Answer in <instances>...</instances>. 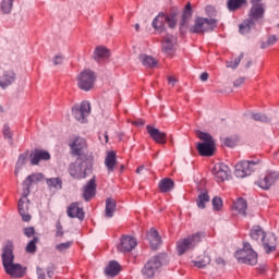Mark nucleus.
<instances>
[{
	"instance_id": "nucleus-1",
	"label": "nucleus",
	"mask_w": 279,
	"mask_h": 279,
	"mask_svg": "<svg viewBox=\"0 0 279 279\" xmlns=\"http://www.w3.org/2000/svg\"><path fill=\"white\" fill-rule=\"evenodd\" d=\"M1 258L8 276L11 278H23L25 276V268L21 264L14 263V245H12V242H8L3 247Z\"/></svg>"
},
{
	"instance_id": "nucleus-2",
	"label": "nucleus",
	"mask_w": 279,
	"mask_h": 279,
	"mask_svg": "<svg viewBox=\"0 0 279 279\" xmlns=\"http://www.w3.org/2000/svg\"><path fill=\"white\" fill-rule=\"evenodd\" d=\"M93 165H95V158L93 156L81 157L69 166V174L74 180H84L88 172L93 171Z\"/></svg>"
},
{
	"instance_id": "nucleus-3",
	"label": "nucleus",
	"mask_w": 279,
	"mask_h": 279,
	"mask_svg": "<svg viewBox=\"0 0 279 279\" xmlns=\"http://www.w3.org/2000/svg\"><path fill=\"white\" fill-rule=\"evenodd\" d=\"M204 236H206L204 232H197L185 239L179 240L177 242V252L182 256V254H186L190 250H195V247L202 243V239H204Z\"/></svg>"
},
{
	"instance_id": "nucleus-4",
	"label": "nucleus",
	"mask_w": 279,
	"mask_h": 279,
	"mask_svg": "<svg viewBox=\"0 0 279 279\" xmlns=\"http://www.w3.org/2000/svg\"><path fill=\"white\" fill-rule=\"evenodd\" d=\"M197 138L199 141H203V143H198L196 145V149L199 154V156L210 157L215 154V140H213V136L208 133H204L202 131L196 132Z\"/></svg>"
},
{
	"instance_id": "nucleus-5",
	"label": "nucleus",
	"mask_w": 279,
	"mask_h": 279,
	"mask_svg": "<svg viewBox=\"0 0 279 279\" xmlns=\"http://www.w3.org/2000/svg\"><path fill=\"white\" fill-rule=\"evenodd\" d=\"M235 258L244 265H256L258 263V254L252 248L251 243H244L243 248L235 252Z\"/></svg>"
},
{
	"instance_id": "nucleus-6",
	"label": "nucleus",
	"mask_w": 279,
	"mask_h": 279,
	"mask_svg": "<svg viewBox=\"0 0 279 279\" xmlns=\"http://www.w3.org/2000/svg\"><path fill=\"white\" fill-rule=\"evenodd\" d=\"M217 27V20L197 17L193 26L190 27L192 34H204L206 32H213Z\"/></svg>"
},
{
	"instance_id": "nucleus-7",
	"label": "nucleus",
	"mask_w": 279,
	"mask_h": 279,
	"mask_svg": "<svg viewBox=\"0 0 279 279\" xmlns=\"http://www.w3.org/2000/svg\"><path fill=\"white\" fill-rule=\"evenodd\" d=\"M96 80L97 75H95V72L92 70H84L77 76V86L81 90L88 93V90H93L95 87Z\"/></svg>"
},
{
	"instance_id": "nucleus-8",
	"label": "nucleus",
	"mask_w": 279,
	"mask_h": 279,
	"mask_svg": "<svg viewBox=\"0 0 279 279\" xmlns=\"http://www.w3.org/2000/svg\"><path fill=\"white\" fill-rule=\"evenodd\" d=\"M250 236L251 239H253V241H265V239L269 240V247L272 250L274 245H275V241H276V235L274 233H266L265 230H263V227L260 226H254L251 229L250 232Z\"/></svg>"
},
{
	"instance_id": "nucleus-9",
	"label": "nucleus",
	"mask_w": 279,
	"mask_h": 279,
	"mask_svg": "<svg viewBox=\"0 0 279 279\" xmlns=\"http://www.w3.org/2000/svg\"><path fill=\"white\" fill-rule=\"evenodd\" d=\"M260 162L259 160H251V161H240L235 165L234 174L236 178H247V175H252V171H254V167Z\"/></svg>"
},
{
	"instance_id": "nucleus-10",
	"label": "nucleus",
	"mask_w": 279,
	"mask_h": 279,
	"mask_svg": "<svg viewBox=\"0 0 279 279\" xmlns=\"http://www.w3.org/2000/svg\"><path fill=\"white\" fill-rule=\"evenodd\" d=\"M29 195V190L24 189L22 193V197L17 203V210L23 219V221H31L32 216L29 215V201L27 198Z\"/></svg>"
},
{
	"instance_id": "nucleus-11",
	"label": "nucleus",
	"mask_w": 279,
	"mask_h": 279,
	"mask_svg": "<svg viewBox=\"0 0 279 279\" xmlns=\"http://www.w3.org/2000/svg\"><path fill=\"white\" fill-rule=\"evenodd\" d=\"M72 114L78 123H86V118L90 114V102L83 101L72 108Z\"/></svg>"
},
{
	"instance_id": "nucleus-12",
	"label": "nucleus",
	"mask_w": 279,
	"mask_h": 279,
	"mask_svg": "<svg viewBox=\"0 0 279 279\" xmlns=\"http://www.w3.org/2000/svg\"><path fill=\"white\" fill-rule=\"evenodd\" d=\"M162 267V262H160V257H153L147 264L144 266L142 272L146 278H154V275L158 269Z\"/></svg>"
},
{
	"instance_id": "nucleus-13",
	"label": "nucleus",
	"mask_w": 279,
	"mask_h": 279,
	"mask_svg": "<svg viewBox=\"0 0 279 279\" xmlns=\"http://www.w3.org/2000/svg\"><path fill=\"white\" fill-rule=\"evenodd\" d=\"M138 245V242L136 241V238H133L131 235H123L120 239V243L117 245L119 252H122L125 254V252H132L134 247Z\"/></svg>"
},
{
	"instance_id": "nucleus-14",
	"label": "nucleus",
	"mask_w": 279,
	"mask_h": 279,
	"mask_svg": "<svg viewBox=\"0 0 279 279\" xmlns=\"http://www.w3.org/2000/svg\"><path fill=\"white\" fill-rule=\"evenodd\" d=\"M213 174L217 182H225L230 175V168L226 163H216L214 166Z\"/></svg>"
},
{
	"instance_id": "nucleus-15",
	"label": "nucleus",
	"mask_w": 279,
	"mask_h": 279,
	"mask_svg": "<svg viewBox=\"0 0 279 279\" xmlns=\"http://www.w3.org/2000/svg\"><path fill=\"white\" fill-rule=\"evenodd\" d=\"M41 160H51V155L49 151L44 149H35L31 153V165L33 167L40 165Z\"/></svg>"
},
{
	"instance_id": "nucleus-16",
	"label": "nucleus",
	"mask_w": 279,
	"mask_h": 279,
	"mask_svg": "<svg viewBox=\"0 0 279 279\" xmlns=\"http://www.w3.org/2000/svg\"><path fill=\"white\" fill-rule=\"evenodd\" d=\"M96 193H97V181L95 180V177H94L83 187V199H85V202H90V199L95 197Z\"/></svg>"
},
{
	"instance_id": "nucleus-17",
	"label": "nucleus",
	"mask_w": 279,
	"mask_h": 279,
	"mask_svg": "<svg viewBox=\"0 0 279 279\" xmlns=\"http://www.w3.org/2000/svg\"><path fill=\"white\" fill-rule=\"evenodd\" d=\"M147 133L149 134L150 138L155 141V143H158L159 145H165L167 143V133L160 132V130L147 125L146 126Z\"/></svg>"
},
{
	"instance_id": "nucleus-18",
	"label": "nucleus",
	"mask_w": 279,
	"mask_h": 279,
	"mask_svg": "<svg viewBox=\"0 0 279 279\" xmlns=\"http://www.w3.org/2000/svg\"><path fill=\"white\" fill-rule=\"evenodd\" d=\"M66 214L71 219H80V221H84V208L80 207V203H72L68 207Z\"/></svg>"
},
{
	"instance_id": "nucleus-19",
	"label": "nucleus",
	"mask_w": 279,
	"mask_h": 279,
	"mask_svg": "<svg viewBox=\"0 0 279 279\" xmlns=\"http://www.w3.org/2000/svg\"><path fill=\"white\" fill-rule=\"evenodd\" d=\"M16 82V73L14 71H4L2 75H0V88L5 90L8 86H12V83Z\"/></svg>"
},
{
	"instance_id": "nucleus-20",
	"label": "nucleus",
	"mask_w": 279,
	"mask_h": 279,
	"mask_svg": "<svg viewBox=\"0 0 279 279\" xmlns=\"http://www.w3.org/2000/svg\"><path fill=\"white\" fill-rule=\"evenodd\" d=\"M147 239L150 243L151 250H158L160 245H162V239L160 238V234L158 233V230L151 228L149 232L147 233Z\"/></svg>"
},
{
	"instance_id": "nucleus-21",
	"label": "nucleus",
	"mask_w": 279,
	"mask_h": 279,
	"mask_svg": "<svg viewBox=\"0 0 279 279\" xmlns=\"http://www.w3.org/2000/svg\"><path fill=\"white\" fill-rule=\"evenodd\" d=\"M265 16V4L256 3L253 4L250 11V19L253 23L254 21H258V19H263Z\"/></svg>"
},
{
	"instance_id": "nucleus-22",
	"label": "nucleus",
	"mask_w": 279,
	"mask_h": 279,
	"mask_svg": "<svg viewBox=\"0 0 279 279\" xmlns=\"http://www.w3.org/2000/svg\"><path fill=\"white\" fill-rule=\"evenodd\" d=\"M70 147L74 156H81L84 153V149H86V140L82 137H76L70 145Z\"/></svg>"
},
{
	"instance_id": "nucleus-23",
	"label": "nucleus",
	"mask_w": 279,
	"mask_h": 279,
	"mask_svg": "<svg viewBox=\"0 0 279 279\" xmlns=\"http://www.w3.org/2000/svg\"><path fill=\"white\" fill-rule=\"evenodd\" d=\"M105 167L108 173H113L117 167V153L113 150H109L105 158Z\"/></svg>"
},
{
	"instance_id": "nucleus-24",
	"label": "nucleus",
	"mask_w": 279,
	"mask_h": 279,
	"mask_svg": "<svg viewBox=\"0 0 279 279\" xmlns=\"http://www.w3.org/2000/svg\"><path fill=\"white\" fill-rule=\"evenodd\" d=\"M110 58V50L104 46L96 47L94 51V59L97 62H101V60H108Z\"/></svg>"
},
{
	"instance_id": "nucleus-25",
	"label": "nucleus",
	"mask_w": 279,
	"mask_h": 279,
	"mask_svg": "<svg viewBox=\"0 0 279 279\" xmlns=\"http://www.w3.org/2000/svg\"><path fill=\"white\" fill-rule=\"evenodd\" d=\"M121 271V265L118 264L117 260L109 262V265L105 269L106 276H110L111 278H114V276H119Z\"/></svg>"
},
{
	"instance_id": "nucleus-26",
	"label": "nucleus",
	"mask_w": 279,
	"mask_h": 279,
	"mask_svg": "<svg viewBox=\"0 0 279 279\" xmlns=\"http://www.w3.org/2000/svg\"><path fill=\"white\" fill-rule=\"evenodd\" d=\"M114 213H117V201L112 198L106 199V208H105V216L110 219L114 217Z\"/></svg>"
},
{
	"instance_id": "nucleus-27",
	"label": "nucleus",
	"mask_w": 279,
	"mask_h": 279,
	"mask_svg": "<svg viewBox=\"0 0 279 279\" xmlns=\"http://www.w3.org/2000/svg\"><path fill=\"white\" fill-rule=\"evenodd\" d=\"M43 178H45L43 173H34L28 175L23 182V186H24L23 191H25V189H28V192H29V186H32V184H36V182H40Z\"/></svg>"
},
{
	"instance_id": "nucleus-28",
	"label": "nucleus",
	"mask_w": 279,
	"mask_h": 279,
	"mask_svg": "<svg viewBox=\"0 0 279 279\" xmlns=\"http://www.w3.org/2000/svg\"><path fill=\"white\" fill-rule=\"evenodd\" d=\"M140 61L146 69H156L158 65V61H156L154 57L147 54H140Z\"/></svg>"
},
{
	"instance_id": "nucleus-29",
	"label": "nucleus",
	"mask_w": 279,
	"mask_h": 279,
	"mask_svg": "<svg viewBox=\"0 0 279 279\" xmlns=\"http://www.w3.org/2000/svg\"><path fill=\"white\" fill-rule=\"evenodd\" d=\"M173 45H175V37L172 35H167L163 37L162 50L166 53H171V51H173Z\"/></svg>"
},
{
	"instance_id": "nucleus-30",
	"label": "nucleus",
	"mask_w": 279,
	"mask_h": 279,
	"mask_svg": "<svg viewBox=\"0 0 279 279\" xmlns=\"http://www.w3.org/2000/svg\"><path fill=\"white\" fill-rule=\"evenodd\" d=\"M173 186H175V183L169 178L162 179L159 182V190L161 193H169V191H173Z\"/></svg>"
},
{
	"instance_id": "nucleus-31",
	"label": "nucleus",
	"mask_w": 279,
	"mask_h": 279,
	"mask_svg": "<svg viewBox=\"0 0 279 279\" xmlns=\"http://www.w3.org/2000/svg\"><path fill=\"white\" fill-rule=\"evenodd\" d=\"M165 25H167L166 15L165 13H159L158 16H156L153 21V27L154 29H159V32H162V29H165Z\"/></svg>"
},
{
	"instance_id": "nucleus-32",
	"label": "nucleus",
	"mask_w": 279,
	"mask_h": 279,
	"mask_svg": "<svg viewBox=\"0 0 279 279\" xmlns=\"http://www.w3.org/2000/svg\"><path fill=\"white\" fill-rule=\"evenodd\" d=\"M46 184L49 191H58L62 189V179L60 178L46 179Z\"/></svg>"
},
{
	"instance_id": "nucleus-33",
	"label": "nucleus",
	"mask_w": 279,
	"mask_h": 279,
	"mask_svg": "<svg viewBox=\"0 0 279 279\" xmlns=\"http://www.w3.org/2000/svg\"><path fill=\"white\" fill-rule=\"evenodd\" d=\"M234 208H235V210H238V213L240 215H243V217H245L247 215V202L245 199L239 198L234 203Z\"/></svg>"
},
{
	"instance_id": "nucleus-34",
	"label": "nucleus",
	"mask_w": 279,
	"mask_h": 279,
	"mask_svg": "<svg viewBox=\"0 0 279 279\" xmlns=\"http://www.w3.org/2000/svg\"><path fill=\"white\" fill-rule=\"evenodd\" d=\"M243 5H245V0H228L227 2V8L230 12H235V10L243 8Z\"/></svg>"
},
{
	"instance_id": "nucleus-35",
	"label": "nucleus",
	"mask_w": 279,
	"mask_h": 279,
	"mask_svg": "<svg viewBox=\"0 0 279 279\" xmlns=\"http://www.w3.org/2000/svg\"><path fill=\"white\" fill-rule=\"evenodd\" d=\"M206 202H210V196L207 192H202L196 199L198 208L204 210V208H206Z\"/></svg>"
},
{
	"instance_id": "nucleus-36",
	"label": "nucleus",
	"mask_w": 279,
	"mask_h": 279,
	"mask_svg": "<svg viewBox=\"0 0 279 279\" xmlns=\"http://www.w3.org/2000/svg\"><path fill=\"white\" fill-rule=\"evenodd\" d=\"M14 5V0H2L0 4V10L2 14H10Z\"/></svg>"
},
{
	"instance_id": "nucleus-37",
	"label": "nucleus",
	"mask_w": 279,
	"mask_h": 279,
	"mask_svg": "<svg viewBox=\"0 0 279 279\" xmlns=\"http://www.w3.org/2000/svg\"><path fill=\"white\" fill-rule=\"evenodd\" d=\"M254 27V22L252 20H246L240 25V34H250V29Z\"/></svg>"
},
{
	"instance_id": "nucleus-38",
	"label": "nucleus",
	"mask_w": 279,
	"mask_h": 279,
	"mask_svg": "<svg viewBox=\"0 0 279 279\" xmlns=\"http://www.w3.org/2000/svg\"><path fill=\"white\" fill-rule=\"evenodd\" d=\"M243 58H244V53L241 52V53L239 54V57L235 58L234 60L227 61V62H226L227 69H236V68L239 66V64H241V60H243Z\"/></svg>"
},
{
	"instance_id": "nucleus-39",
	"label": "nucleus",
	"mask_w": 279,
	"mask_h": 279,
	"mask_svg": "<svg viewBox=\"0 0 279 279\" xmlns=\"http://www.w3.org/2000/svg\"><path fill=\"white\" fill-rule=\"evenodd\" d=\"M27 160V154H21L17 158V162L15 166V175H19V171H21V169H23V166L25 165Z\"/></svg>"
},
{
	"instance_id": "nucleus-40",
	"label": "nucleus",
	"mask_w": 279,
	"mask_h": 279,
	"mask_svg": "<svg viewBox=\"0 0 279 279\" xmlns=\"http://www.w3.org/2000/svg\"><path fill=\"white\" fill-rule=\"evenodd\" d=\"M257 184L260 189H264V191H267V190L271 189V186H272L269 181V177H267V174L264 175L263 179H259L257 181Z\"/></svg>"
},
{
	"instance_id": "nucleus-41",
	"label": "nucleus",
	"mask_w": 279,
	"mask_h": 279,
	"mask_svg": "<svg viewBox=\"0 0 279 279\" xmlns=\"http://www.w3.org/2000/svg\"><path fill=\"white\" fill-rule=\"evenodd\" d=\"M2 134H3L4 138H8L10 145H12V143H13L12 136H14V133L10 129V125H8V124L3 125Z\"/></svg>"
},
{
	"instance_id": "nucleus-42",
	"label": "nucleus",
	"mask_w": 279,
	"mask_h": 279,
	"mask_svg": "<svg viewBox=\"0 0 279 279\" xmlns=\"http://www.w3.org/2000/svg\"><path fill=\"white\" fill-rule=\"evenodd\" d=\"M251 119H253V121H259L260 123H269V121H271V119H269V117H267L263 113H253L251 116Z\"/></svg>"
},
{
	"instance_id": "nucleus-43",
	"label": "nucleus",
	"mask_w": 279,
	"mask_h": 279,
	"mask_svg": "<svg viewBox=\"0 0 279 279\" xmlns=\"http://www.w3.org/2000/svg\"><path fill=\"white\" fill-rule=\"evenodd\" d=\"M71 247H73V241L60 243L54 246L57 252H66V250H71Z\"/></svg>"
},
{
	"instance_id": "nucleus-44",
	"label": "nucleus",
	"mask_w": 279,
	"mask_h": 279,
	"mask_svg": "<svg viewBox=\"0 0 279 279\" xmlns=\"http://www.w3.org/2000/svg\"><path fill=\"white\" fill-rule=\"evenodd\" d=\"M36 243H38V238L31 240L26 245L27 254H34L36 252Z\"/></svg>"
},
{
	"instance_id": "nucleus-45",
	"label": "nucleus",
	"mask_w": 279,
	"mask_h": 279,
	"mask_svg": "<svg viewBox=\"0 0 279 279\" xmlns=\"http://www.w3.org/2000/svg\"><path fill=\"white\" fill-rule=\"evenodd\" d=\"M266 175L268 177V180L270 182V184L274 186V184H276V182H278L279 180V172L278 171H268L266 173Z\"/></svg>"
},
{
	"instance_id": "nucleus-46",
	"label": "nucleus",
	"mask_w": 279,
	"mask_h": 279,
	"mask_svg": "<svg viewBox=\"0 0 279 279\" xmlns=\"http://www.w3.org/2000/svg\"><path fill=\"white\" fill-rule=\"evenodd\" d=\"M195 267H198V269H204V267H206L207 265H210V257L209 256H204V258H202L198 262L194 263Z\"/></svg>"
},
{
	"instance_id": "nucleus-47",
	"label": "nucleus",
	"mask_w": 279,
	"mask_h": 279,
	"mask_svg": "<svg viewBox=\"0 0 279 279\" xmlns=\"http://www.w3.org/2000/svg\"><path fill=\"white\" fill-rule=\"evenodd\" d=\"M211 204L214 210H221V208H223V201L219 196L214 197Z\"/></svg>"
},
{
	"instance_id": "nucleus-48",
	"label": "nucleus",
	"mask_w": 279,
	"mask_h": 279,
	"mask_svg": "<svg viewBox=\"0 0 279 279\" xmlns=\"http://www.w3.org/2000/svg\"><path fill=\"white\" fill-rule=\"evenodd\" d=\"M269 243L270 241L267 240V238L265 239V241H262V245L266 252V254H271V252H276V238H275V244H274V247H269Z\"/></svg>"
},
{
	"instance_id": "nucleus-49",
	"label": "nucleus",
	"mask_w": 279,
	"mask_h": 279,
	"mask_svg": "<svg viewBox=\"0 0 279 279\" xmlns=\"http://www.w3.org/2000/svg\"><path fill=\"white\" fill-rule=\"evenodd\" d=\"M166 23L168 24L169 27H175V25H177L175 16L166 15Z\"/></svg>"
},
{
	"instance_id": "nucleus-50",
	"label": "nucleus",
	"mask_w": 279,
	"mask_h": 279,
	"mask_svg": "<svg viewBox=\"0 0 279 279\" xmlns=\"http://www.w3.org/2000/svg\"><path fill=\"white\" fill-rule=\"evenodd\" d=\"M223 144L226 145V147H236V140L232 137H227L225 138Z\"/></svg>"
},
{
	"instance_id": "nucleus-51",
	"label": "nucleus",
	"mask_w": 279,
	"mask_h": 279,
	"mask_svg": "<svg viewBox=\"0 0 279 279\" xmlns=\"http://www.w3.org/2000/svg\"><path fill=\"white\" fill-rule=\"evenodd\" d=\"M278 43V38L275 35L268 37L267 44L262 45V49H266L268 45H276Z\"/></svg>"
},
{
	"instance_id": "nucleus-52",
	"label": "nucleus",
	"mask_w": 279,
	"mask_h": 279,
	"mask_svg": "<svg viewBox=\"0 0 279 279\" xmlns=\"http://www.w3.org/2000/svg\"><path fill=\"white\" fill-rule=\"evenodd\" d=\"M35 232H36V230L34 229V227H27L24 229V234L28 239H32V236H34Z\"/></svg>"
},
{
	"instance_id": "nucleus-53",
	"label": "nucleus",
	"mask_w": 279,
	"mask_h": 279,
	"mask_svg": "<svg viewBox=\"0 0 279 279\" xmlns=\"http://www.w3.org/2000/svg\"><path fill=\"white\" fill-rule=\"evenodd\" d=\"M53 64L57 66V64H62V62H64V57H62L61 54L56 56L52 59Z\"/></svg>"
},
{
	"instance_id": "nucleus-54",
	"label": "nucleus",
	"mask_w": 279,
	"mask_h": 279,
	"mask_svg": "<svg viewBox=\"0 0 279 279\" xmlns=\"http://www.w3.org/2000/svg\"><path fill=\"white\" fill-rule=\"evenodd\" d=\"M56 236H57V239L59 236H64V231L62 230V225L60 222L57 223Z\"/></svg>"
},
{
	"instance_id": "nucleus-55",
	"label": "nucleus",
	"mask_w": 279,
	"mask_h": 279,
	"mask_svg": "<svg viewBox=\"0 0 279 279\" xmlns=\"http://www.w3.org/2000/svg\"><path fill=\"white\" fill-rule=\"evenodd\" d=\"M242 84H245V77H240L236 81H234L233 86L239 87L242 86Z\"/></svg>"
},
{
	"instance_id": "nucleus-56",
	"label": "nucleus",
	"mask_w": 279,
	"mask_h": 279,
	"mask_svg": "<svg viewBox=\"0 0 279 279\" xmlns=\"http://www.w3.org/2000/svg\"><path fill=\"white\" fill-rule=\"evenodd\" d=\"M38 279H45V271L40 267H37Z\"/></svg>"
},
{
	"instance_id": "nucleus-57",
	"label": "nucleus",
	"mask_w": 279,
	"mask_h": 279,
	"mask_svg": "<svg viewBox=\"0 0 279 279\" xmlns=\"http://www.w3.org/2000/svg\"><path fill=\"white\" fill-rule=\"evenodd\" d=\"M175 82H178L173 76H168V84L170 86H175Z\"/></svg>"
},
{
	"instance_id": "nucleus-58",
	"label": "nucleus",
	"mask_w": 279,
	"mask_h": 279,
	"mask_svg": "<svg viewBox=\"0 0 279 279\" xmlns=\"http://www.w3.org/2000/svg\"><path fill=\"white\" fill-rule=\"evenodd\" d=\"M133 124L137 125V126H143V125H145V120H143V119L136 120L133 122Z\"/></svg>"
},
{
	"instance_id": "nucleus-59",
	"label": "nucleus",
	"mask_w": 279,
	"mask_h": 279,
	"mask_svg": "<svg viewBox=\"0 0 279 279\" xmlns=\"http://www.w3.org/2000/svg\"><path fill=\"white\" fill-rule=\"evenodd\" d=\"M201 81L202 82H208V73L207 72H204L201 74Z\"/></svg>"
},
{
	"instance_id": "nucleus-60",
	"label": "nucleus",
	"mask_w": 279,
	"mask_h": 279,
	"mask_svg": "<svg viewBox=\"0 0 279 279\" xmlns=\"http://www.w3.org/2000/svg\"><path fill=\"white\" fill-rule=\"evenodd\" d=\"M47 276H48V278H53V268H49L47 270Z\"/></svg>"
},
{
	"instance_id": "nucleus-61",
	"label": "nucleus",
	"mask_w": 279,
	"mask_h": 279,
	"mask_svg": "<svg viewBox=\"0 0 279 279\" xmlns=\"http://www.w3.org/2000/svg\"><path fill=\"white\" fill-rule=\"evenodd\" d=\"M143 169H145V166H140L136 169V173H141V171H143Z\"/></svg>"
},
{
	"instance_id": "nucleus-62",
	"label": "nucleus",
	"mask_w": 279,
	"mask_h": 279,
	"mask_svg": "<svg viewBox=\"0 0 279 279\" xmlns=\"http://www.w3.org/2000/svg\"><path fill=\"white\" fill-rule=\"evenodd\" d=\"M263 0H251L252 5H256V3H260Z\"/></svg>"
},
{
	"instance_id": "nucleus-63",
	"label": "nucleus",
	"mask_w": 279,
	"mask_h": 279,
	"mask_svg": "<svg viewBox=\"0 0 279 279\" xmlns=\"http://www.w3.org/2000/svg\"><path fill=\"white\" fill-rule=\"evenodd\" d=\"M135 31L141 32V25L140 24H135Z\"/></svg>"
},
{
	"instance_id": "nucleus-64",
	"label": "nucleus",
	"mask_w": 279,
	"mask_h": 279,
	"mask_svg": "<svg viewBox=\"0 0 279 279\" xmlns=\"http://www.w3.org/2000/svg\"><path fill=\"white\" fill-rule=\"evenodd\" d=\"M105 143H108V133H105Z\"/></svg>"
}]
</instances>
